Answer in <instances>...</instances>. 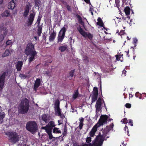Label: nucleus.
<instances>
[{
	"mask_svg": "<svg viewBox=\"0 0 146 146\" xmlns=\"http://www.w3.org/2000/svg\"><path fill=\"white\" fill-rule=\"evenodd\" d=\"M93 95L98 96V90L96 87H94V88L93 91Z\"/></svg>",
	"mask_w": 146,
	"mask_h": 146,
	"instance_id": "obj_28",
	"label": "nucleus"
},
{
	"mask_svg": "<svg viewBox=\"0 0 146 146\" xmlns=\"http://www.w3.org/2000/svg\"><path fill=\"white\" fill-rule=\"evenodd\" d=\"M128 129V128H127V127H126L125 128V131L126 130V129Z\"/></svg>",
	"mask_w": 146,
	"mask_h": 146,
	"instance_id": "obj_56",
	"label": "nucleus"
},
{
	"mask_svg": "<svg viewBox=\"0 0 146 146\" xmlns=\"http://www.w3.org/2000/svg\"><path fill=\"white\" fill-rule=\"evenodd\" d=\"M35 16V15L33 13L30 14L28 18V26H30L32 25Z\"/></svg>",
	"mask_w": 146,
	"mask_h": 146,
	"instance_id": "obj_14",
	"label": "nucleus"
},
{
	"mask_svg": "<svg viewBox=\"0 0 146 146\" xmlns=\"http://www.w3.org/2000/svg\"><path fill=\"white\" fill-rule=\"evenodd\" d=\"M3 35H4V36H5L8 34V30L5 29L3 31Z\"/></svg>",
	"mask_w": 146,
	"mask_h": 146,
	"instance_id": "obj_37",
	"label": "nucleus"
},
{
	"mask_svg": "<svg viewBox=\"0 0 146 146\" xmlns=\"http://www.w3.org/2000/svg\"><path fill=\"white\" fill-rule=\"evenodd\" d=\"M118 19V18H117L116 19ZM115 20H116V19H115Z\"/></svg>",
	"mask_w": 146,
	"mask_h": 146,
	"instance_id": "obj_62",
	"label": "nucleus"
},
{
	"mask_svg": "<svg viewBox=\"0 0 146 146\" xmlns=\"http://www.w3.org/2000/svg\"><path fill=\"white\" fill-rule=\"evenodd\" d=\"M45 130L48 135L49 139H52L53 138V136L51 134V130Z\"/></svg>",
	"mask_w": 146,
	"mask_h": 146,
	"instance_id": "obj_27",
	"label": "nucleus"
},
{
	"mask_svg": "<svg viewBox=\"0 0 146 146\" xmlns=\"http://www.w3.org/2000/svg\"><path fill=\"white\" fill-rule=\"evenodd\" d=\"M115 57H116V59L117 60H118V55H116L115 56Z\"/></svg>",
	"mask_w": 146,
	"mask_h": 146,
	"instance_id": "obj_53",
	"label": "nucleus"
},
{
	"mask_svg": "<svg viewBox=\"0 0 146 146\" xmlns=\"http://www.w3.org/2000/svg\"><path fill=\"white\" fill-rule=\"evenodd\" d=\"M129 123L130 124L131 126H133V122L131 120H129Z\"/></svg>",
	"mask_w": 146,
	"mask_h": 146,
	"instance_id": "obj_45",
	"label": "nucleus"
},
{
	"mask_svg": "<svg viewBox=\"0 0 146 146\" xmlns=\"http://www.w3.org/2000/svg\"><path fill=\"white\" fill-rule=\"evenodd\" d=\"M139 93L138 92H137L135 93V96L136 97H138L139 96Z\"/></svg>",
	"mask_w": 146,
	"mask_h": 146,
	"instance_id": "obj_49",
	"label": "nucleus"
},
{
	"mask_svg": "<svg viewBox=\"0 0 146 146\" xmlns=\"http://www.w3.org/2000/svg\"><path fill=\"white\" fill-rule=\"evenodd\" d=\"M129 96L130 97H131V98H132L133 96V95H132V94H129Z\"/></svg>",
	"mask_w": 146,
	"mask_h": 146,
	"instance_id": "obj_52",
	"label": "nucleus"
},
{
	"mask_svg": "<svg viewBox=\"0 0 146 146\" xmlns=\"http://www.w3.org/2000/svg\"><path fill=\"white\" fill-rule=\"evenodd\" d=\"M9 138L10 141L13 143H15L19 141V144L18 146H26V143L27 141L26 139L21 140L20 139L19 137L17 134L15 132H11L9 133Z\"/></svg>",
	"mask_w": 146,
	"mask_h": 146,
	"instance_id": "obj_3",
	"label": "nucleus"
},
{
	"mask_svg": "<svg viewBox=\"0 0 146 146\" xmlns=\"http://www.w3.org/2000/svg\"><path fill=\"white\" fill-rule=\"evenodd\" d=\"M125 106L127 108H130L131 107V105L129 103H127L125 104Z\"/></svg>",
	"mask_w": 146,
	"mask_h": 146,
	"instance_id": "obj_44",
	"label": "nucleus"
},
{
	"mask_svg": "<svg viewBox=\"0 0 146 146\" xmlns=\"http://www.w3.org/2000/svg\"><path fill=\"white\" fill-rule=\"evenodd\" d=\"M10 15L9 12L8 11H4L2 14V16L3 17H6L9 16Z\"/></svg>",
	"mask_w": 146,
	"mask_h": 146,
	"instance_id": "obj_24",
	"label": "nucleus"
},
{
	"mask_svg": "<svg viewBox=\"0 0 146 146\" xmlns=\"http://www.w3.org/2000/svg\"><path fill=\"white\" fill-rule=\"evenodd\" d=\"M127 39L128 40L129 39V37L128 36H127Z\"/></svg>",
	"mask_w": 146,
	"mask_h": 146,
	"instance_id": "obj_59",
	"label": "nucleus"
},
{
	"mask_svg": "<svg viewBox=\"0 0 146 146\" xmlns=\"http://www.w3.org/2000/svg\"><path fill=\"white\" fill-rule=\"evenodd\" d=\"M5 116V113L3 112H0V123H1L3 121V119Z\"/></svg>",
	"mask_w": 146,
	"mask_h": 146,
	"instance_id": "obj_25",
	"label": "nucleus"
},
{
	"mask_svg": "<svg viewBox=\"0 0 146 146\" xmlns=\"http://www.w3.org/2000/svg\"><path fill=\"white\" fill-rule=\"evenodd\" d=\"M41 118L42 120V122H42V121L44 122L45 123H46L48 121L49 116L46 115V114L43 115L41 117Z\"/></svg>",
	"mask_w": 146,
	"mask_h": 146,
	"instance_id": "obj_15",
	"label": "nucleus"
},
{
	"mask_svg": "<svg viewBox=\"0 0 146 146\" xmlns=\"http://www.w3.org/2000/svg\"><path fill=\"white\" fill-rule=\"evenodd\" d=\"M42 32V29L40 27H39L38 29V36H40Z\"/></svg>",
	"mask_w": 146,
	"mask_h": 146,
	"instance_id": "obj_35",
	"label": "nucleus"
},
{
	"mask_svg": "<svg viewBox=\"0 0 146 146\" xmlns=\"http://www.w3.org/2000/svg\"><path fill=\"white\" fill-rule=\"evenodd\" d=\"M97 21H98L97 23V25H99L100 26L104 28L103 27V23L101 19L99 17L98 19H97Z\"/></svg>",
	"mask_w": 146,
	"mask_h": 146,
	"instance_id": "obj_23",
	"label": "nucleus"
},
{
	"mask_svg": "<svg viewBox=\"0 0 146 146\" xmlns=\"http://www.w3.org/2000/svg\"><path fill=\"white\" fill-rule=\"evenodd\" d=\"M124 33V31H121L119 33V35H122Z\"/></svg>",
	"mask_w": 146,
	"mask_h": 146,
	"instance_id": "obj_48",
	"label": "nucleus"
},
{
	"mask_svg": "<svg viewBox=\"0 0 146 146\" xmlns=\"http://www.w3.org/2000/svg\"><path fill=\"white\" fill-rule=\"evenodd\" d=\"M60 103L59 100H56L55 101L54 106L55 114L58 116H61V111L59 107Z\"/></svg>",
	"mask_w": 146,
	"mask_h": 146,
	"instance_id": "obj_7",
	"label": "nucleus"
},
{
	"mask_svg": "<svg viewBox=\"0 0 146 146\" xmlns=\"http://www.w3.org/2000/svg\"><path fill=\"white\" fill-rule=\"evenodd\" d=\"M77 17L78 19V20L79 22L80 23H81V24L82 25H83L84 24V23L82 21V19L81 17H80L78 15L77 16Z\"/></svg>",
	"mask_w": 146,
	"mask_h": 146,
	"instance_id": "obj_33",
	"label": "nucleus"
},
{
	"mask_svg": "<svg viewBox=\"0 0 146 146\" xmlns=\"http://www.w3.org/2000/svg\"><path fill=\"white\" fill-rule=\"evenodd\" d=\"M126 71L125 70H123V74H124V76H126Z\"/></svg>",
	"mask_w": 146,
	"mask_h": 146,
	"instance_id": "obj_47",
	"label": "nucleus"
},
{
	"mask_svg": "<svg viewBox=\"0 0 146 146\" xmlns=\"http://www.w3.org/2000/svg\"><path fill=\"white\" fill-rule=\"evenodd\" d=\"M25 54L29 56V61L31 62L35 59V57L37 54L34 49V45L31 43H29L25 49Z\"/></svg>",
	"mask_w": 146,
	"mask_h": 146,
	"instance_id": "obj_2",
	"label": "nucleus"
},
{
	"mask_svg": "<svg viewBox=\"0 0 146 146\" xmlns=\"http://www.w3.org/2000/svg\"><path fill=\"white\" fill-rule=\"evenodd\" d=\"M8 72H4L0 75V91H1L4 85L5 76L7 75Z\"/></svg>",
	"mask_w": 146,
	"mask_h": 146,
	"instance_id": "obj_10",
	"label": "nucleus"
},
{
	"mask_svg": "<svg viewBox=\"0 0 146 146\" xmlns=\"http://www.w3.org/2000/svg\"><path fill=\"white\" fill-rule=\"evenodd\" d=\"M108 118V117L106 115H103L101 116L98 123H97L94 126L90 132L89 135L91 137H93L95 133L97 130V128L101 125H103L104 123L106 122Z\"/></svg>",
	"mask_w": 146,
	"mask_h": 146,
	"instance_id": "obj_4",
	"label": "nucleus"
},
{
	"mask_svg": "<svg viewBox=\"0 0 146 146\" xmlns=\"http://www.w3.org/2000/svg\"><path fill=\"white\" fill-rule=\"evenodd\" d=\"M77 29L83 37L85 38L88 37L90 39L92 38L93 37L92 35L89 33L85 32L80 27H78Z\"/></svg>",
	"mask_w": 146,
	"mask_h": 146,
	"instance_id": "obj_11",
	"label": "nucleus"
},
{
	"mask_svg": "<svg viewBox=\"0 0 146 146\" xmlns=\"http://www.w3.org/2000/svg\"><path fill=\"white\" fill-rule=\"evenodd\" d=\"M34 38H35V39L36 40L37 39V36H34Z\"/></svg>",
	"mask_w": 146,
	"mask_h": 146,
	"instance_id": "obj_54",
	"label": "nucleus"
},
{
	"mask_svg": "<svg viewBox=\"0 0 146 146\" xmlns=\"http://www.w3.org/2000/svg\"><path fill=\"white\" fill-rule=\"evenodd\" d=\"M130 8L129 7H126L124 9V11L125 14L127 15H129L130 14Z\"/></svg>",
	"mask_w": 146,
	"mask_h": 146,
	"instance_id": "obj_26",
	"label": "nucleus"
},
{
	"mask_svg": "<svg viewBox=\"0 0 146 146\" xmlns=\"http://www.w3.org/2000/svg\"><path fill=\"white\" fill-rule=\"evenodd\" d=\"M56 36V33L55 32H53L51 33L49 37V41L52 42L54 40Z\"/></svg>",
	"mask_w": 146,
	"mask_h": 146,
	"instance_id": "obj_19",
	"label": "nucleus"
},
{
	"mask_svg": "<svg viewBox=\"0 0 146 146\" xmlns=\"http://www.w3.org/2000/svg\"><path fill=\"white\" fill-rule=\"evenodd\" d=\"M40 79H37L36 80L34 86V89L36 91V90L37 88L40 85Z\"/></svg>",
	"mask_w": 146,
	"mask_h": 146,
	"instance_id": "obj_18",
	"label": "nucleus"
},
{
	"mask_svg": "<svg viewBox=\"0 0 146 146\" xmlns=\"http://www.w3.org/2000/svg\"><path fill=\"white\" fill-rule=\"evenodd\" d=\"M102 99L100 98H99L97 100L96 104L95 105V107L96 108V117H98L99 115L100 114V111L101 110V104H102Z\"/></svg>",
	"mask_w": 146,
	"mask_h": 146,
	"instance_id": "obj_8",
	"label": "nucleus"
},
{
	"mask_svg": "<svg viewBox=\"0 0 146 146\" xmlns=\"http://www.w3.org/2000/svg\"><path fill=\"white\" fill-rule=\"evenodd\" d=\"M67 48V46H61L59 47V50L61 52H64L65 51Z\"/></svg>",
	"mask_w": 146,
	"mask_h": 146,
	"instance_id": "obj_29",
	"label": "nucleus"
},
{
	"mask_svg": "<svg viewBox=\"0 0 146 146\" xmlns=\"http://www.w3.org/2000/svg\"><path fill=\"white\" fill-rule=\"evenodd\" d=\"M35 1L36 6H38L40 4L41 1L40 0H35Z\"/></svg>",
	"mask_w": 146,
	"mask_h": 146,
	"instance_id": "obj_38",
	"label": "nucleus"
},
{
	"mask_svg": "<svg viewBox=\"0 0 146 146\" xmlns=\"http://www.w3.org/2000/svg\"><path fill=\"white\" fill-rule=\"evenodd\" d=\"M66 28L64 27L61 29L60 31L58 37V42H61L63 40L65 35V33L66 31Z\"/></svg>",
	"mask_w": 146,
	"mask_h": 146,
	"instance_id": "obj_9",
	"label": "nucleus"
},
{
	"mask_svg": "<svg viewBox=\"0 0 146 146\" xmlns=\"http://www.w3.org/2000/svg\"><path fill=\"white\" fill-rule=\"evenodd\" d=\"M113 124L112 123L110 127L107 126L105 128L102 129L99 135L96 137V139L93 141V144L90 143L91 141V137H87L86 139V142L88 144H85L83 146H101L104 139L106 137V134L113 128Z\"/></svg>",
	"mask_w": 146,
	"mask_h": 146,
	"instance_id": "obj_1",
	"label": "nucleus"
},
{
	"mask_svg": "<svg viewBox=\"0 0 146 146\" xmlns=\"http://www.w3.org/2000/svg\"><path fill=\"white\" fill-rule=\"evenodd\" d=\"M58 123H59L58 125H60L61 124V122L60 120H58Z\"/></svg>",
	"mask_w": 146,
	"mask_h": 146,
	"instance_id": "obj_50",
	"label": "nucleus"
},
{
	"mask_svg": "<svg viewBox=\"0 0 146 146\" xmlns=\"http://www.w3.org/2000/svg\"><path fill=\"white\" fill-rule=\"evenodd\" d=\"M123 121L124 124H126L128 122V120L126 118H125L121 121V122Z\"/></svg>",
	"mask_w": 146,
	"mask_h": 146,
	"instance_id": "obj_39",
	"label": "nucleus"
},
{
	"mask_svg": "<svg viewBox=\"0 0 146 146\" xmlns=\"http://www.w3.org/2000/svg\"><path fill=\"white\" fill-rule=\"evenodd\" d=\"M19 77H20L21 79H25L26 78V76L25 75L22 74H20Z\"/></svg>",
	"mask_w": 146,
	"mask_h": 146,
	"instance_id": "obj_42",
	"label": "nucleus"
},
{
	"mask_svg": "<svg viewBox=\"0 0 146 146\" xmlns=\"http://www.w3.org/2000/svg\"><path fill=\"white\" fill-rule=\"evenodd\" d=\"M74 70H72L71 71V72H70V76H71V77H72L74 75Z\"/></svg>",
	"mask_w": 146,
	"mask_h": 146,
	"instance_id": "obj_43",
	"label": "nucleus"
},
{
	"mask_svg": "<svg viewBox=\"0 0 146 146\" xmlns=\"http://www.w3.org/2000/svg\"><path fill=\"white\" fill-rule=\"evenodd\" d=\"M129 50H128L127 51V56L128 57H129V56L128 55V54H129Z\"/></svg>",
	"mask_w": 146,
	"mask_h": 146,
	"instance_id": "obj_51",
	"label": "nucleus"
},
{
	"mask_svg": "<svg viewBox=\"0 0 146 146\" xmlns=\"http://www.w3.org/2000/svg\"><path fill=\"white\" fill-rule=\"evenodd\" d=\"M46 74H47L48 75V74H49V72H46Z\"/></svg>",
	"mask_w": 146,
	"mask_h": 146,
	"instance_id": "obj_58",
	"label": "nucleus"
},
{
	"mask_svg": "<svg viewBox=\"0 0 146 146\" xmlns=\"http://www.w3.org/2000/svg\"><path fill=\"white\" fill-rule=\"evenodd\" d=\"M30 9V8L29 5H27L23 13V15L24 17H26L27 16V15H28V13Z\"/></svg>",
	"mask_w": 146,
	"mask_h": 146,
	"instance_id": "obj_16",
	"label": "nucleus"
},
{
	"mask_svg": "<svg viewBox=\"0 0 146 146\" xmlns=\"http://www.w3.org/2000/svg\"><path fill=\"white\" fill-rule=\"evenodd\" d=\"M79 119L80 122L78 127L80 129L82 128V126L83 125V122L84 120V119L82 117H81Z\"/></svg>",
	"mask_w": 146,
	"mask_h": 146,
	"instance_id": "obj_21",
	"label": "nucleus"
},
{
	"mask_svg": "<svg viewBox=\"0 0 146 146\" xmlns=\"http://www.w3.org/2000/svg\"><path fill=\"white\" fill-rule=\"evenodd\" d=\"M29 107V101L26 98H24L21 100L19 108V111L21 114H25L27 113Z\"/></svg>",
	"mask_w": 146,
	"mask_h": 146,
	"instance_id": "obj_5",
	"label": "nucleus"
},
{
	"mask_svg": "<svg viewBox=\"0 0 146 146\" xmlns=\"http://www.w3.org/2000/svg\"><path fill=\"white\" fill-rule=\"evenodd\" d=\"M10 53L9 50L8 49H6L5 52L2 53L1 56L3 57L7 56L9 55Z\"/></svg>",
	"mask_w": 146,
	"mask_h": 146,
	"instance_id": "obj_20",
	"label": "nucleus"
},
{
	"mask_svg": "<svg viewBox=\"0 0 146 146\" xmlns=\"http://www.w3.org/2000/svg\"><path fill=\"white\" fill-rule=\"evenodd\" d=\"M17 0H12L8 4V7L9 9H13L15 7Z\"/></svg>",
	"mask_w": 146,
	"mask_h": 146,
	"instance_id": "obj_13",
	"label": "nucleus"
},
{
	"mask_svg": "<svg viewBox=\"0 0 146 146\" xmlns=\"http://www.w3.org/2000/svg\"><path fill=\"white\" fill-rule=\"evenodd\" d=\"M133 44H136L137 42V38H133Z\"/></svg>",
	"mask_w": 146,
	"mask_h": 146,
	"instance_id": "obj_41",
	"label": "nucleus"
},
{
	"mask_svg": "<svg viewBox=\"0 0 146 146\" xmlns=\"http://www.w3.org/2000/svg\"><path fill=\"white\" fill-rule=\"evenodd\" d=\"M53 132L55 133H61V131L59 130V129L55 128L53 129Z\"/></svg>",
	"mask_w": 146,
	"mask_h": 146,
	"instance_id": "obj_30",
	"label": "nucleus"
},
{
	"mask_svg": "<svg viewBox=\"0 0 146 146\" xmlns=\"http://www.w3.org/2000/svg\"><path fill=\"white\" fill-rule=\"evenodd\" d=\"M78 94V91L77 90L75 92L73 96V98L75 99L77 98Z\"/></svg>",
	"mask_w": 146,
	"mask_h": 146,
	"instance_id": "obj_31",
	"label": "nucleus"
},
{
	"mask_svg": "<svg viewBox=\"0 0 146 146\" xmlns=\"http://www.w3.org/2000/svg\"><path fill=\"white\" fill-rule=\"evenodd\" d=\"M13 43V42L11 40H8L6 42L7 45H11Z\"/></svg>",
	"mask_w": 146,
	"mask_h": 146,
	"instance_id": "obj_34",
	"label": "nucleus"
},
{
	"mask_svg": "<svg viewBox=\"0 0 146 146\" xmlns=\"http://www.w3.org/2000/svg\"><path fill=\"white\" fill-rule=\"evenodd\" d=\"M144 94H145V95H146V96H145V97H146V93H144Z\"/></svg>",
	"mask_w": 146,
	"mask_h": 146,
	"instance_id": "obj_60",
	"label": "nucleus"
},
{
	"mask_svg": "<svg viewBox=\"0 0 146 146\" xmlns=\"http://www.w3.org/2000/svg\"><path fill=\"white\" fill-rule=\"evenodd\" d=\"M4 35L3 34H1L0 35V42H2L4 40L5 38Z\"/></svg>",
	"mask_w": 146,
	"mask_h": 146,
	"instance_id": "obj_36",
	"label": "nucleus"
},
{
	"mask_svg": "<svg viewBox=\"0 0 146 146\" xmlns=\"http://www.w3.org/2000/svg\"><path fill=\"white\" fill-rule=\"evenodd\" d=\"M26 127L27 130L32 133H35L37 130V125L34 121H29L26 124Z\"/></svg>",
	"mask_w": 146,
	"mask_h": 146,
	"instance_id": "obj_6",
	"label": "nucleus"
},
{
	"mask_svg": "<svg viewBox=\"0 0 146 146\" xmlns=\"http://www.w3.org/2000/svg\"><path fill=\"white\" fill-rule=\"evenodd\" d=\"M3 1V0H0V4H1Z\"/></svg>",
	"mask_w": 146,
	"mask_h": 146,
	"instance_id": "obj_55",
	"label": "nucleus"
},
{
	"mask_svg": "<svg viewBox=\"0 0 146 146\" xmlns=\"http://www.w3.org/2000/svg\"><path fill=\"white\" fill-rule=\"evenodd\" d=\"M23 64V63L21 61H19L17 63L16 68L18 71H19L21 70Z\"/></svg>",
	"mask_w": 146,
	"mask_h": 146,
	"instance_id": "obj_17",
	"label": "nucleus"
},
{
	"mask_svg": "<svg viewBox=\"0 0 146 146\" xmlns=\"http://www.w3.org/2000/svg\"><path fill=\"white\" fill-rule=\"evenodd\" d=\"M133 58L134 59H135V57H133Z\"/></svg>",
	"mask_w": 146,
	"mask_h": 146,
	"instance_id": "obj_63",
	"label": "nucleus"
},
{
	"mask_svg": "<svg viewBox=\"0 0 146 146\" xmlns=\"http://www.w3.org/2000/svg\"><path fill=\"white\" fill-rule=\"evenodd\" d=\"M41 19V17L40 16H39L38 17V19H37V23H38V25H39Z\"/></svg>",
	"mask_w": 146,
	"mask_h": 146,
	"instance_id": "obj_40",
	"label": "nucleus"
},
{
	"mask_svg": "<svg viewBox=\"0 0 146 146\" xmlns=\"http://www.w3.org/2000/svg\"><path fill=\"white\" fill-rule=\"evenodd\" d=\"M134 44V47H136L137 45L136 44Z\"/></svg>",
	"mask_w": 146,
	"mask_h": 146,
	"instance_id": "obj_57",
	"label": "nucleus"
},
{
	"mask_svg": "<svg viewBox=\"0 0 146 146\" xmlns=\"http://www.w3.org/2000/svg\"><path fill=\"white\" fill-rule=\"evenodd\" d=\"M92 102H94L97 100L98 96L93 95L92 96Z\"/></svg>",
	"mask_w": 146,
	"mask_h": 146,
	"instance_id": "obj_32",
	"label": "nucleus"
},
{
	"mask_svg": "<svg viewBox=\"0 0 146 146\" xmlns=\"http://www.w3.org/2000/svg\"><path fill=\"white\" fill-rule=\"evenodd\" d=\"M127 131L128 133V131H129L128 130H127Z\"/></svg>",
	"mask_w": 146,
	"mask_h": 146,
	"instance_id": "obj_64",
	"label": "nucleus"
},
{
	"mask_svg": "<svg viewBox=\"0 0 146 146\" xmlns=\"http://www.w3.org/2000/svg\"><path fill=\"white\" fill-rule=\"evenodd\" d=\"M54 124L53 121H50L48 125H46V127H42V129H45V130H51L52 129V127L54 126Z\"/></svg>",
	"mask_w": 146,
	"mask_h": 146,
	"instance_id": "obj_12",
	"label": "nucleus"
},
{
	"mask_svg": "<svg viewBox=\"0 0 146 146\" xmlns=\"http://www.w3.org/2000/svg\"><path fill=\"white\" fill-rule=\"evenodd\" d=\"M84 1L87 3H89L90 5V6L89 11L91 12L92 15H93V13L92 12L93 10V7L90 3V0H84Z\"/></svg>",
	"mask_w": 146,
	"mask_h": 146,
	"instance_id": "obj_22",
	"label": "nucleus"
},
{
	"mask_svg": "<svg viewBox=\"0 0 146 146\" xmlns=\"http://www.w3.org/2000/svg\"><path fill=\"white\" fill-rule=\"evenodd\" d=\"M67 9L69 10V11H70L71 10V8H70V6H69V5H67Z\"/></svg>",
	"mask_w": 146,
	"mask_h": 146,
	"instance_id": "obj_46",
	"label": "nucleus"
},
{
	"mask_svg": "<svg viewBox=\"0 0 146 146\" xmlns=\"http://www.w3.org/2000/svg\"><path fill=\"white\" fill-rule=\"evenodd\" d=\"M139 99H141V97H139Z\"/></svg>",
	"mask_w": 146,
	"mask_h": 146,
	"instance_id": "obj_61",
	"label": "nucleus"
}]
</instances>
